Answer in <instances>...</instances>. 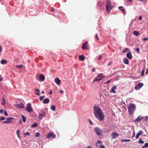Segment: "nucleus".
<instances>
[{
    "label": "nucleus",
    "instance_id": "obj_1",
    "mask_svg": "<svg viewBox=\"0 0 148 148\" xmlns=\"http://www.w3.org/2000/svg\"><path fill=\"white\" fill-rule=\"evenodd\" d=\"M93 108V113L95 116L100 121H103L104 115L100 108L97 106H95Z\"/></svg>",
    "mask_w": 148,
    "mask_h": 148
},
{
    "label": "nucleus",
    "instance_id": "obj_2",
    "mask_svg": "<svg viewBox=\"0 0 148 148\" xmlns=\"http://www.w3.org/2000/svg\"><path fill=\"white\" fill-rule=\"evenodd\" d=\"M136 106L135 104L131 103L128 107V112L129 114L131 115L134 111L135 110Z\"/></svg>",
    "mask_w": 148,
    "mask_h": 148
},
{
    "label": "nucleus",
    "instance_id": "obj_3",
    "mask_svg": "<svg viewBox=\"0 0 148 148\" xmlns=\"http://www.w3.org/2000/svg\"><path fill=\"white\" fill-rule=\"evenodd\" d=\"M111 2L108 1H107V3L106 4V11L108 13L110 12V11L112 9V6L111 5Z\"/></svg>",
    "mask_w": 148,
    "mask_h": 148
},
{
    "label": "nucleus",
    "instance_id": "obj_4",
    "mask_svg": "<svg viewBox=\"0 0 148 148\" xmlns=\"http://www.w3.org/2000/svg\"><path fill=\"white\" fill-rule=\"evenodd\" d=\"M105 76L102 73H100L98 75L96 78L93 80V81L94 82H99Z\"/></svg>",
    "mask_w": 148,
    "mask_h": 148
},
{
    "label": "nucleus",
    "instance_id": "obj_5",
    "mask_svg": "<svg viewBox=\"0 0 148 148\" xmlns=\"http://www.w3.org/2000/svg\"><path fill=\"white\" fill-rule=\"evenodd\" d=\"M95 131L96 133L99 136L101 135L103 133L102 130L97 127H95Z\"/></svg>",
    "mask_w": 148,
    "mask_h": 148
},
{
    "label": "nucleus",
    "instance_id": "obj_6",
    "mask_svg": "<svg viewBox=\"0 0 148 148\" xmlns=\"http://www.w3.org/2000/svg\"><path fill=\"white\" fill-rule=\"evenodd\" d=\"M45 112L44 110H41V113L39 114L38 118L40 120L42 119L43 117L45 116Z\"/></svg>",
    "mask_w": 148,
    "mask_h": 148
},
{
    "label": "nucleus",
    "instance_id": "obj_7",
    "mask_svg": "<svg viewBox=\"0 0 148 148\" xmlns=\"http://www.w3.org/2000/svg\"><path fill=\"white\" fill-rule=\"evenodd\" d=\"M26 109L29 112H31L32 111L33 109L31 107V105L30 103H28L27 104Z\"/></svg>",
    "mask_w": 148,
    "mask_h": 148
},
{
    "label": "nucleus",
    "instance_id": "obj_8",
    "mask_svg": "<svg viewBox=\"0 0 148 148\" xmlns=\"http://www.w3.org/2000/svg\"><path fill=\"white\" fill-rule=\"evenodd\" d=\"M7 121L8 123H12L14 121L13 120H15V119L13 117H8L6 118Z\"/></svg>",
    "mask_w": 148,
    "mask_h": 148
},
{
    "label": "nucleus",
    "instance_id": "obj_9",
    "mask_svg": "<svg viewBox=\"0 0 148 148\" xmlns=\"http://www.w3.org/2000/svg\"><path fill=\"white\" fill-rule=\"evenodd\" d=\"M143 85V83H138L136 86L135 88L136 90H139Z\"/></svg>",
    "mask_w": 148,
    "mask_h": 148
},
{
    "label": "nucleus",
    "instance_id": "obj_10",
    "mask_svg": "<svg viewBox=\"0 0 148 148\" xmlns=\"http://www.w3.org/2000/svg\"><path fill=\"white\" fill-rule=\"evenodd\" d=\"M88 42L86 41L82 45V49L83 50H87L88 49L87 47Z\"/></svg>",
    "mask_w": 148,
    "mask_h": 148
},
{
    "label": "nucleus",
    "instance_id": "obj_11",
    "mask_svg": "<svg viewBox=\"0 0 148 148\" xmlns=\"http://www.w3.org/2000/svg\"><path fill=\"white\" fill-rule=\"evenodd\" d=\"M56 137V135L52 132L50 133L47 136V138H49L51 137H52L53 138H55Z\"/></svg>",
    "mask_w": 148,
    "mask_h": 148
},
{
    "label": "nucleus",
    "instance_id": "obj_12",
    "mask_svg": "<svg viewBox=\"0 0 148 148\" xmlns=\"http://www.w3.org/2000/svg\"><path fill=\"white\" fill-rule=\"evenodd\" d=\"M119 136V134L116 132H113L112 134V137L113 139H115L117 138Z\"/></svg>",
    "mask_w": 148,
    "mask_h": 148
},
{
    "label": "nucleus",
    "instance_id": "obj_13",
    "mask_svg": "<svg viewBox=\"0 0 148 148\" xmlns=\"http://www.w3.org/2000/svg\"><path fill=\"white\" fill-rule=\"evenodd\" d=\"M15 106L16 107L20 109L23 108H24V105L22 103L16 104Z\"/></svg>",
    "mask_w": 148,
    "mask_h": 148
},
{
    "label": "nucleus",
    "instance_id": "obj_14",
    "mask_svg": "<svg viewBox=\"0 0 148 148\" xmlns=\"http://www.w3.org/2000/svg\"><path fill=\"white\" fill-rule=\"evenodd\" d=\"M126 56L129 59L131 60L132 58V56L131 52H128L126 55Z\"/></svg>",
    "mask_w": 148,
    "mask_h": 148
},
{
    "label": "nucleus",
    "instance_id": "obj_15",
    "mask_svg": "<svg viewBox=\"0 0 148 148\" xmlns=\"http://www.w3.org/2000/svg\"><path fill=\"white\" fill-rule=\"evenodd\" d=\"M55 82L57 84L59 85L60 84L61 80L59 78H57L55 79Z\"/></svg>",
    "mask_w": 148,
    "mask_h": 148
},
{
    "label": "nucleus",
    "instance_id": "obj_16",
    "mask_svg": "<svg viewBox=\"0 0 148 148\" xmlns=\"http://www.w3.org/2000/svg\"><path fill=\"white\" fill-rule=\"evenodd\" d=\"M143 133V132L142 131H140L139 132L137 133L136 136V139H138L139 137V136Z\"/></svg>",
    "mask_w": 148,
    "mask_h": 148
},
{
    "label": "nucleus",
    "instance_id": "obj_17",
    "mask_svg": "<svg viewBox=\"0 0 148 148\" xmlns=\"http://www.w3.org/2000/svg\"><path fill=\"white\" fill-rule=\"evenodd\" d=\"M142 119L143 117H141V116H138L136 119L134 121V122H138L140 121Z\"/></svg>",
    "mask_w": 148,
    "mask_h": 148
},
{
    "label": "nucleus",
    "instance_id": "obj_18",
    "mask_svg": "<svg viewBox=\"0 0 148 148\" xmlns=\"http://www.w3.org/2000/svg\"><path fill=\"white\" fill-rule=\"evenodd\" d=\"M117 87L116 86L114 85L113 86V87L111 89V90L110 91V92H112L114 93H116V91H115V90L116 89Z\"/></svg>",
    "mask_w": 148,
    "mask_h": 148
},
{
    "label": "nucleus",
    "instance_id": "obj_19",
    "mask_svg": "<svg viewBox=\"0 0 148 148\" xmlns=\"http://www.w3.org/2000/svg\"><path fill=\"white\" fill-rule=\"evenodd\" d=\"M39 79L42 81H44L45 79V77L43 75H40L39 76Z\"/></svg>",
    "mask_w": 148,
    "mask_h": 148
},
{
    "label": "nucleus",
    "instance_id": "obj_20",
    "mask_svg": "<svg viewBox=\"0 0 148 148\" xmlns=\"http://www.w3.org/2000/svg\"><path fill=\"white\" fill-rule=\"evenodd\" d=\"M50 100L48 98L45 99L43 101V103L45 104L48 103H49Z\"/></svg>",
    "mask_w": 148,
    "mask_h": 148
},
{
    "label": "nucleus",
    "instance_id": "obj_21",
    "mask_svg": "<svg viewBox=\"0 0 148 148\" xmlns=\"http://www.w3.org/2000/svg\"><path fill=\"white\" fill-rule=\"evenodd\" d=\"M79 60L82 61L85 60V57L82 55L79 56Z\"/></svg>",
    "mask_w": 148,
    "mask_h": 148
},
{
    "label": "nucleus",
    "instance_id": "obj_22",
    "mask_svg": "<svg viewBox=\"0 0 148 148\" xmlns=\"http://www.w3.org/2000/svg\"><path fill=\"white\" fill-rule=\"evenodd\" d=\"M118 8L120 10L122 11L123 13H125V10L123 8V6L119 7Z\"/></svg>",
    "mask_w": 148,
    "mask_h": 148
},
{
    "label": "nucleus",
    "instance_id": "obj_23",
    "mask_svg": "<svg viewBox=\"0 0 148 148\" xmlns=\"http://www.w3.org/2000/svg\"><path fill=\"white\" fill-rule=\"evenodd\" d=\"M1 63L2 64H6L7 63V60H2L1 61Z\"/></svg>",
    "mask_w": 148,
    "mask_h": 148
},
{
    "label": "nucleus",
    "instance_id": "obj_24",
    "mask_svg": "<svg viewBox=\"0 0 148 148\" xmlns=\"http://www.w3.org/2000/svg\"><path fill=\"white\" fill-rule=\"evenodd\" d=\"M133 33L134 35L136 36H138L139 34V32L136 31H134Z\"/></svg>",
    "mask_w": 148,
    "mask_h": 148
},
{
    "label": "nucleus",
    "instance_id": "obj_25",
    "mask_svg": "<svg viewBox=\"0 0 148 148\" xmlns=\"http://www.w3.org/2000/svg\"><path fill=\"white\" fill-rule=\"evenodd\" d=\"M123 62L124 64H129V61L127 58H125L123 60Z\"/></svg>",
    "mask_w": 148,
    "mask_h": 148
},
{
    "label": "nucleus",
    "instance_id": "obj_26",
    "mask_svg": "<svg viewBox=\"0 0 148 148\" xmlns=\"http://www.w3.org/2000/svg\"><path fill=\"white\" fill-rule=\"evenodd\" d=\"M101 142L99 140H98L96 144V146L97 147H98L99 146V144L100 145L101 144Z\"/></svg>",
    "mask_w": 148,
    "mask_h": 148
},
{
    "label": "nucleus",
    "instance_id": "obj_27",
    "mask_svg": "<svg viewBox=\"0 0 148 148\" xmlns=\"http://www.w3.org/2000/svg\"><path fill=\"white\" fill-rule=\"evenodd\" d=\"M35 91L36 92H36L35 94L36 95H40V90L38 89H36L35 90Z\"/></svg>",
    "mask_w": 148,
    "mask_h": 148
},
{
    "label": "nucleus",
    "instance_id": "obj_28",
    "mask_svg": "<svg viewBox=\"0 0 148 148\" xmlns=\"http://www.w3.org/2000/svg\"><path fill=\"white\" fill-rule=\"evenodd\" d=\"M51 109L52 110L54 111L55 110L56 107L54 105H52L51 106Z\"/></svg>",
    "mask_w": 148,
    "mask_h": 148
},
{
    "label": "nucleus",
    "instance_id": "obj_29",
    "mask_svg": "<svg viewBox=\"0 0 148 148\" xmlns=\"http://www.w3.org/2000/svg\"><path fill=\"white\" fill-rule=\"evenodd\" d=\"M21 117L23 122H25L26 121V117L23 115L21 116Z\"/></svg>",
    "mask_w": 148,
    "mask_h": 148
},
{
    "label": "nucleus",
    "instance_id": "obj_30",
    "mask_svg": "<svg viewBox=\"0 0 148 148\" xmlns=\"http://www.w3.org/2000/svg\"><path fill=\"white\" fill-rule=\"evenodd\" d=\"M38 125L37 123H34V124L32 125V127H37Z\"/></svg>",
    "mask_w": 148,
    "mask_h": 148
},
{
    "label": "nucleus",
    "instance_id": "obj_31",
    "mask_svg": "<svg viewBox=\"0 0 148 148\" xmlns=\"http://www.w3.org/2000/svg\"><path fill=\"white\" fill-rule=\"evenodd\" d=\"M20 131L19 130H17L16 132L17 136L19 138H20V137H19V133L20 132Z\"/></svg>",
    "mask_w": 148,
    "mask_h": 148
},
{
    "label": "nucleus",
    "instance_id": "obj_32",
    "mask_svg": "<svg viewBox=\"0 0 148 148\" xmlns=\"http://www.w3.org/2000/svg\"><path fill=\"white\" fill-rule=\"evenodd\" d=\"M148 147V143H146L145 144L144 146L142 147V148H145V147Z\"/></svg>",
    "mask_w": 148,
    "mask_h": 148
},
{
    "label": "nucleus",
    "instance_id": "obj_33",
    "mask_svg": "<svg viewBox=\"0 0 148 148\" xmlns=\"http://www.w3.org/2000/svg\"><path fill=\"white\" fill-rule=\"evenodd\" d=\"M121 140L122 141H124V142H127L130 141H131V140L129 139L127 140L126 139Z\"/></svg>",
    "mask_w": 148,
    "mask_h": 148
},
{
    "label": "nucleus",
    "instance_id": "obj_34",
    "mask_svg": "<svg viewBox=\"0 0 148 148\" xmlns=\"http://www.w3.org/2000/svg\"><path fill=\"white\" fill-rule=\"evenodd\" d=\"M128 49L127 48H125L124 50L122 51L123 53H125L127 51H128Z\"/></svg>",
    "mask_w": 148,
    "mask_h": 148
},
{
    "label": "nucleus",
    "instance_id": "obj_35",
    "mask_svg": "<svg viewBox=\"0 0 148 148\" xmlns=\"http://www.w3.org/2000/svg\"><path fill=\"white\" fill-rule=\"evenodd\" d=\"M4 114L5 116H8V114L5 110L4 111Z\"/></svg>",
    "mask_w": 148,
    "mask_h": 148
},
{
    "label": "nucleus",
    "instance_id": "obj_36",
    "mask_svg": "<svg viewBox=\"0 0 148 148\" xmlns=\"http://www.w3.org/2000/svg\"><path fill=\"white\" fill-rule=\"evenodd\" d=\"M139 143L143 144L144 143V142L141 140V138H140L139 140Z\"/></svg>",
    "mask_w": 148,
    "mask_h": 148
},
{
    "label": "nucleus",
    "instance_id": "obj_37",
    "mask_svg": "<svg viewBox=\"0 0 148 148\" xmlns=\"http://www.w3.org/2000/svg\"><path fill=\"white\" fill-rule=\"evenodd\" d=\"M40 133L38 132L36 133V134H35L36 137H39L40 136Z\"/></svg>",
    "mask_w": 148,
    "mask_h": 148
},
{
    "label": "nucleus",
    "instance_id": "obj_38",
    "mask_svg": "<svg viewBox=\"0 0 148 148\" xmlns=\"http://www.w3.org/2000/svg\"><path fill=\"white\" fill-rule=\"evenodd\" d=\"M45 98L44 96H41L39 97V99L40 100H42Z\"/></svg>",
    "mask_w": 148,
    "mask_h": 148
},
{
    "label": "nucleus",
    "instance_id": "obj_39",
    "mask_svg": "<svg viewBox=\"0 0 148 148\" xmlns=\"http://www.w3.org/2000/svg\"><path fill=\"white\" fill-rule=\"evenodd\" d=\"M6 118L5 117H3V116H2L1 118L0 119V121H3L5 120V119H6Z\"/></svg>",
    "mask_w": 148,
    "mask_h": 148
},
{
    "label": "nucleus",
    "instance_id": "obj_40",
    "mask_svg": "<svg viewBox=\"0 0 148 148\" xmlns=\"http://www.w3.org/2000/svg\"><path fill=\"white\" fill-rule=\"evenodd\" d=\"M24 135L25 136L26 135L29 136V133L28 132L25 133L24 134Z\"/></svg>",
    "mask_w": 148,
    "mask_h": 148
},
{
    "label": "nucleus",
    "instance_id": "obj_41",
    "mask_svg": "<svg viewBox=\"0 0 148 148\" xmlns=\"http://www.w3.org/2000/svg\"><path fill=\"white\" fill-rule=\"evenodd\" d=\"M23 66V65H17L16 66V67L17 68H21Z\"/></svg>",
    "mask_w": 148,
    "mask_h": 148
},
{
    "label": "nucleus",
    "instance_id": "obj_42",
    "mask_svg": "<svg viewBox=\"0 0 148 148\" xmlns=\"http://www.w3.org/2000/svg\"><path fill=\"white\" fill-rule=\"evenodd\" d=\"M95 38L97 40H99V39L98 37V35L97 34H96L95 35Z\"/></svg>",
    "mask_w": 148,
    "mask_h": 148
},
{
    "label": "nucleus",
    "instance_id": "obj_43",
    "mask_svg": "<svg viewBox=\"0 0 148 148\" xmlns=\"http://www.w3.org/2000/svg\"><path fill=\"white\" fill-rule=\"evenodd\" d=\"M99 148H105V147L103 145H100Z\"/></svg>",
    "mask_w": 148,
    "mask_h": 148
},
{
    "label": "nucleus",
    "instance_id": "obj_44",
    "mask_svg": "<svg viewBox=\"0 0 148 148\" xmlns=\"http://www.w3.org/2000/svg\"><path fill=\"white\" fill-rule=\"evenodd\" d=\"M143 40L144 41H146L147 40H148V37L147 38H144L143 39Z\"/></svg>",
    "mask_w": 148,
    "mask_h": 148
},
{
    "label": "nucleus",
    "instance_id": "obj_45",
    "mask_svg": "<svg viewBox=\"0 0 148 148\" xmlns=\"http://www.w3.org/2000/svg\"><path fill=\"white\" fill-rule=\"evenodd\" d=\"M112 62H110L109 63H108V66H110L111 64H112Z\"/></svg>",
    "mask_w": 148,
    "mask_h": 148
},
{
    "label": "nucleus",
    "instance_id": "obj_46",
    "mask_svg": "<svg viewBox=\"0 0 148 148\" xmlns=\"http://www.w3.org/2000/svg\"><path fill=\"white\" fill-rule=\"evenodd\" d=\"M139 20L140 21H141L142 20V17L141 16H140L139 18Z\"/></svg>",
    "mask_w": 148,
    "mask_h": 148
},
{
    "label": "nucleus",
    "instance_id": "obj_47",
    "mask_svg": "<svg viewBox=\"0 0 148 148\" xmlns=\"http://www.w3.org/2000/svg\"><path fill=\"white\" fill-rule=\"evenodd\" d=\"M144 75V71L143 70L141 72V75L142 76H143Z\"/></svg>",
    "mask_w": 148,
    "mask_h": 148
},
{
    "label": "nucleus",
    "instance_id": "obj_48",
    "mask_svg": "<svg viewBox=\"0 0 148 148\" xmlns=\"http://www.w3.org/2000/svg\"><path fill=\"white\" fill-rule=\"evenodd\" d=\"M3 109H1V110H0V113L1 114H2L3 113Z\"/></svg>",
    "mask_w": 148,
    "mask_h": 148
},
{
    "label": "nucleus",
    "instance_id": "obj_49",
    "mask_svg": "<svg viewBox=\"0 0 148 148\" xmlns=\"http://www.w3.org/2000/svg\"><path fill=\"white\" fill-rule=\"evenodd\" d=\"M3 80V78L1 77V76L0 75V81H1Z\"/></svg>",
    "mask_w": 148,
    "mask_h": 148
},
{
    "label": "nucleus",
    "instance_id": "obj_50",
    "mask_svg": "<svg viewBox=\"0 0 148 148\" xmlns=\"http://www.w3.org/2000/svg\"><path fill=\"white\" fill-rule=\"evenodd\" d=\"M136 51L139 52V51H140V49L139 48H137L136 49Z\"/></svg>",
    "mask_w": 148,
    "mask_h": 148
},
{
    "label": "nucleus",
    "instance_id": "obj_51",
    "mask_svg": "<svg viewBox=\"0 0 148 148\" xmlns=\"http://www.w3.org/2000/svg\"><path fill=\"white\" fill-rule=\"evenodd\" d=\"M110 82V80H108L107 82H106L104 84H108Z\"/></svg>",
    "mask_w": 148,
    "mask_h": 148
},
{
    "label": "nucleus",
    "instance_id": "obj_52",
    "mask_svg": "<svg viewBox=\"0 0 148 148\" xmlns=\"http://www.w3.org/2000/svg\"><path fill=\"white\" fill-rule=\"evenodd\" d=\"M135 136V132L134 131L133 133V136H132V137H134Z\"/></svg>",
    "mask_w": 148,
    "mask_h": 148
},
{
    "label": "nucleus",
    "instance_id": "obj_53",
    "mask_svg": "<svg viewBox=\"0 0 148 148\" xmlns=\"http://www.w3.org/2000/svg\"><path fill=\"white\" fill-rule=\"evenodd\" d=\"M52 91L51 90H50L49 92V94L50 95L52 94Z\"/></svg>",
    "mask_w": 148,
    "mask_h": 148
},
{
    "label": "nucleus",
    "instance_id": "obj_54",
    "mask_svg": "<svg viewBox=\"0 0 148 148\" xmlns=\"http://www.w3.org/2000/svg\"><path fill=\"white\" fill-rule=\"evenodd\" d=\"M102 56L101 55H100L99 57L98 58V59L100 60L102 57Z\"/></svg>",
    "mask_w": 148,
    "mask_h": 148
},
{
    "label": "nucleus",
    "instance_id": "obj_55",
    "mask_svg": "<svg viewBox=\"0 0 148 148\" xmlns=\"http://www.w3.org/2000/svg\"><path fill=\"white\" fill-rule=\"evenodd\" d=\"M3 123H8V122H7V121H3Z\"/></svg>",
    "mask_w": 148,
    "mask_h": 148
},
{
    "label": "nucleus",
    "instance_id": "obj_56",
    "mask_svg": "<svg viewBox=\"0 0 148 148\" xmlns=\"http://www.w3.org/2000/svg\"><path fill=\"white\" fill-rule=\"evenodd\" d=\"M95 71V68H93L92 71V72H94Z\"/></svg>",
    "mask_w": 148,
    "mask_h": 148
},
{
    "label": "nucleus",
    "instance_id": "obj_57",
    "mask_svg": "<svg viewBox=\"0 0 148 148\" xmlns=\"http://www.w3.org/2000/svg\"><path fill=\"white\" fill-rule=\"evenodd\" d=\"M2 104L3 105H5L6 104V103L5 101H3L2 103Z\"/></svg>",
    "mask_w": 148,
    "mask_h": 148
},
{
    "label": "nucleus",
    "instance_id": "obj_58",
    "mask_svg": "<svg viewBox=\"0 0 148 148\" xmlns=\"http://www.w3.org/2000/svg\"><path fill=\"white\" fill-rule=\"evenodd\" d=\"M60 92L61 93H63L64 92V91L62 90H60Z\"/></svg>",
    "mask_w": 148,
    "mask_h": 148
},
{
    "label": "nucleus",
    "instance_id": "obj_59",
    "mask_svg": "<svg viewBox=\"0 0 148 148\" xmlns=\"http://www.w3.org/2000/svg\"><path fill=\"white\" fill-rule=\"evenodd\" d=\"M2 100H3V101H5V98H4V97H3V98Z\"/></svg>",
    "mask_w": 148,
    "mask_h": 148
},
{
    "label": "nucleus",
    "instance_id": "obj_60",
    "mask_svg": "<svg viewBox=\"0 0 148 148\" xmlns=\"http://www.w3.org/2000/svg\"><path fill=\"white\" fill-rule=\"evenodd\" d=\"M148 73V68H147V70H146V73Z\"/></svg>",
    "mask_w": 148,
    "mask_h": 148
},
{
    "label": "nucleus",
    "instance_id": "obj_61",
    "mask_svg": "<svg viewBox=\"0 0 148 148\" xmlns=\"http://www.w3.org/2000/svg\"><path fill=\"white\" fill-rule=\"evenodd\" d=\"M86 148H92V147L90 146H89L87 147Z\"/></svg>",
    "mask_w": 148,
    "mask_h": 148
},
{
    "label": "nucleus",
    "instance_id": "obj_62",
    "mask_svg": "<svg viewBox=\"0 0 148 148\" xmlns=\"http://www.w3.org/2000/svg\"><path fill=\"white\" fill-rule=\"evenodd\" d=\"M51 11L53 12L54 11V9L53 8H52V9L51 10Z\"/></svg>",
    "mask_w": 148,
    "mask_h": 148
},
{
    "label": "nucleus",
    "instance_id": "obj_63",
    "mask_svg": "<svg viewBox=\"0 0 148 148\" xmlns=\"http://www.w3.org/2000/svg\"><path fill=\"white\" fill-rule=\"evenodd\" d=\"M19 122H20V123H22V121H21V120H20V121H19Z\"/></svg>",
    "mask_w": 148,
    "mask_h": 148
},
{
    "label": "nucleus",
    "instance_id": "obj_64",
    "mask_svg": "<svg viewBox=\"0 0 148 148\" xmlns=\"http://www.w3.org/2000/svg\"><path fill=\"white\" fill-rule=\"evenodd\" d=\"M42 92V94L44 93V91H42V92Z\"/></svg>",
    "mask_w": 148,
    "mask_h": 148
}]
</instances>
